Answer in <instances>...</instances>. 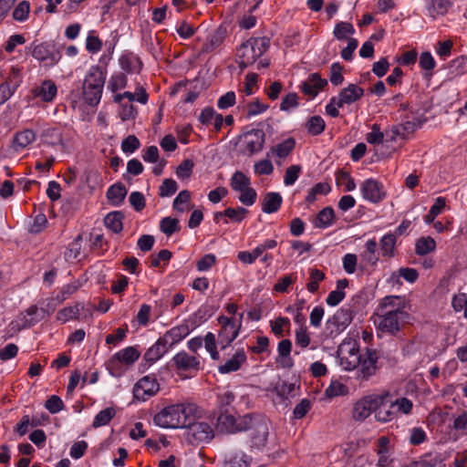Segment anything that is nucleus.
<instances>
[{
	"label": "nucleus",
	"mask_w": 467,
	"mask_h": 467,
	"mask_svg": "<svg viewBox=\"0 0 467 467\" xmlns=\"http://www.w3.org/2000/svg\"><path fill=\"white\" fill-rule=\"evenodd\" d=\"M214 428L220 433L234 434L254 426L255 414L244 410H217Z\"/></svg>",
	"instance_id": "1"
},
{
	"label": "nucleus",
	"mask_w": 467,
	"mask_h": 467,
	"mask_svg": "<svg viewBox=\"0 0 467 467\" xmlns=\"http://www.w3.org/2000/svg\"><path fill=\"white\" fill-rule=\"evenodd\" d=\"M107 77V70L99 65L91 66L82 84V96L90 107L99 105Z\"/></svg>",
	"instance_id": "2"
},
{
	"label": "nucleus",
	"mask_w": 467,
	"mask_h": 467,
	"mask_svg": "<svg viewBox=\"0 0 467 467\" xmlns=\"http://www.w3.org/2000/svg\"><path fill=\"white\" fill-rule=\"evenodd\" d=\"M389 406L397 409H412L413 403L407 398H398L389 392L372 393L361 399L354 409H380Z\"/></svg>",
	"instance_id": "3"
},
{
	"label": "nucleus",
	"mask_w": 467,
	"mask_h": 467,
	"mask_svg": "<svg viewBox=\"0 0 467 467\" xmlns=\"http://www.w3.org/2000/svg\"><path fill=\"white\" fill-rule=\"evenodd\" d=\"M200 359L199 354L192 355L185 350H181L172 357L168 365L173 367L180 377L192 379L203 368Z\"/></svg>",
	"instance_id": "4"
},
{
	"label": "nucleus",
	"mask_w": 467,
	"mask_h": 467,
	"mask_svg": "<svg viewBox=\"0 0 467 467\" xmlns=\"http://www.w3.org/2000/svg\"><path fill=\"white\" fill-rule=\"evenodd\" d=\"M195 410H160L154 415V423L161 428L179 429L190 426Z\"/></svg>",
	"instance_id": "5"
},
{
	"label": "nucleus",
	"mask_w": 467,
	"mask_h": 467,
	"mask_svg": "<svg viewBox=\"0 0 467 467\" xmlns=\"http://www.w3.org/2000/svg\"><path fill=\"white\" fill-rule=\"evenodd\" d=\"M27 48L30 50L31 56L44 67H53L62 57L61 47L53 41L32 43Z\"/></svg>",
	"instance_id": "6"
},
{
	"label": "nucleus",
	"mask_w": 467,
	"mask_h": 467,
	"mask_svg": "<svg viewBox=\"0 0 467 467\" xmlns=\"http://www.w3.org/2000/svg\"><path fill=\"white\" fill-rule=\"evenodd\" d=\"M410 319V314L400 307L387 311L380 317L379 329L381 332L395 336L402 326Z\"/></svg>",
	"instance_id": "7"
},
{
	"label": "nucleus",
	"mask_w": 467,
	"mask_h": 467,
	"mask_svg": "<svg viewBox=\"0 0 467 467\" xmlns=\"http://www.w3.org/2000/svg\"><path fill=\"white\" fill-rule=\"evenodd\" d=\"M352 310L349 308L342 307L338 309L331 317L326 322L327 336L330 338H335L342 333L353 319Z\"/></svg>",
	"instance_id": "8"
},
{
	"label": "nucleus",
	"mask_w": 467,
	"mask_h": 467,
	"mask_svg": "<svg viewBox=\"0 0 467 467\" xmlns=\"http://www.w3.org/2000/svg\"><path fill=\"white\" fill-rule=\"evenodd\" d=\"M160 389V384L154 374L140 379L133 387L134 399L145 401L154 396Z\"/></svg>",
	"instance_id": "9"
},
{
	"label": "nucleus",
	"mask_w": 467,
	"mask_h": 467,
	"mask_svg": "<svg viewBox=\"0 0 467 467\" xmlns=\"http://www.w3.org/2000/svg\"><path fill=\"white\" fill-rule=\"evenodd\" d=\"M46 315H49L44 308H38L36 305L29 306L24 313L11 324L17 330L29 328L45 318Z\"/></svg>",
	"instance_id": "10"
},
{
	"label": "nucleus",
	"mask_w": 467,
	"mask_h": 467,
	"mask_svg": "<svg viewBox=\"0 0 467 467\" xmlns=\"http://www.w3.org/2000/svg\"><path fill=\"white\" fill-rule=\"evenodd\" d=\"M379 358V352L376 349L366 348L364 354L360 353L359 377L363 380L368 379L375 375L379 368L378 361Z\"/></svg>",
	"instance_id": "11"
},
{
	"label": "nucleus",
	"mask_w": 467,
	"mask_h": 467,
	"mask_svg": "<svg viewBox=\"0 0 467 467\" xmlns=\"http://www.w3.org/2000/svg\"><path fill=\"white\" fill-rule=\"evenodd\" d=\"M21 82L20 70L12 67L6 79L0 84V106L5 103L16 93Z\"/></svg>",
	"instance_id": "12"
},
{
	"label": "nucleus",
	"mask_w": 467,
	"mask_h": 467,
	"mask_svg": "<svg viewBox=\"0 0 467 467\" xmlns=\"http://www.w3.org/2000/svg\"><path fill=\"white\" fill-rule=\"evenodd\" d=\"M360 192L365 200L372 203H379L386 196L382 183L373 178L367 179L361 183Z\"/></svg>",
	"instance_id": "13"
},
{
	"label": "nucleus",
	"mask_w": 467,
	"mask_h": 467,
	"mask_svg": "<svg viewBox=\"0 0 467 467\" xmlns=\"http://www.w3.org/2000/svg\"><path fill=\"white\" fill-rule=\"evenodd\" d=\"M254 425L255 428L250 434V447L260 451L265 447L267 442L269 433L268 423L265 420L255 417Z\"/></svg>",
	"instance_id": "14"
},
{
	"label": "nucleus",
	"mask_w": 467,
	"mask_h": 467,
	"mask_svg": "<svg viewBox=\"0 0 467 467\" xmlns=\"http://www.w3.org/2000/svg\"><path fill=\"white\" fill-rule=\"evenodd\" d=\"M326 86H327L326 78H322L319 73H311L306 80L300 84L299 88L304 95L314 99Z\"/></svg>",
	"instance_id": "15"
},
{
	"label": "nucleus",
	"mask_w": 467,
	"mask_h": 467,
	"mask_svg": "<svg viewBox=\"0 0 467 467\" xmlns=\"http://www.w3.org/2000/svg\"><path fill=\"white\" fill-rule=\"evenodd\" d=\"M364 96V89L357 84H348L342 88L337 97V106L342 108L359 100Z\"/></svg>",
	"instance_id": "16"
},
{
	"label": "nucleus",
	"mask_w": 467,
	"mask_h": 467,
	"mask_svg": "<svg viewBox=\"0 0 467 467\" xmlns=\"http://www.w3.org/2000/svg\"><path fill=\"white\" fill-rule=\"evenodd\" d=\"M192 329L187 323H183L166 331L161 336V338L168 348L171 349L175 345L183 340L191 333Z\"/></svg>",
	"instance_id": "17"
},
{
	"label": "nucleus",
	"mask_w": 467,
	"mask_h": 467,
	"mask_svg": "<svg viewBox=\"0 0 467 467\" xmlns=\"http://www.w3.org/2000/svg\"><path fill=\"white\" fill-rule=\"evenodd\" d=\"M246 150L250 155L261 151L265 141V134L261 129H253L244 133Z\"/></svg>",
	"instance_id": "18"
},
{
	"label": "nucleus",
	"mask_w": 467,
	"mask_h": 467,
	"mask_svg": "<svg viewBox=\"0 0 467 467\" xmlns=\"http://www.w3.org/2000/svg\"><path fill=\"white\" fill-rule=\"evenodd\" d=\"M237 63L241 69L253 65L259 57L249 40L244 42L236 49Z\"/></svg>",
	"instance_id": "19"
},
{
	"label": "nucleus",
	"mask_w": 467,
	"mask_h": 467,
	"mask_svg": "<svg viewBox=\"0 0 467 467\" xmlns=\"http://www.w3.org/2000/svg\"><path fill=\"white\" fill-rule=\"evenodd\" d=\"M246 360L247 356L244 349L243 348H238L230 359L218 367V372L222 375H225L238 371Z\"/></svg>",
	"instance_id": "20"
},
{
	"label": "nucleus",
	"mask_w": 467,
	"mask_h": 467,
	"mask_svg": "<svg viewBox=\"0 0 467 467\" xmlns=\"http://www.w3.org/2000/svg\"><path fill=\"white\" fill-rule=\"evenodd\" d=\"M227 36L226 26L221 25L214 31H213L207 37L206 42L202 47V53H212L219 47L222 46Z\"/></svg>",
	"instance_id": "21"
},
{
	"label": "nucleus",
	"mask_w": 467,
	"mask_h": 467,
	"mask_svg": "<svg viewBox=\"0 0 467 467\" xmlns=\"http://www.w3.org/2000/svg\"><path fill=\"white\" fill-rule=\"evenodd\" d=\"M36 98H39L44 102H53L57 94V87L51 79L44 80L38 88L33 89Z\"/></svg>",
	"instance_id": "22"
},
{
	"label": "nucleus",
	"mask_w": 467,
	"mask_h": 467,
	"mask_svg": "<svg viewBox=\"0 0 467 467\" xmlns=\"http://www.w3.org/2000/svg\"><path fill=\"white\" fill-rule=\"evenodd\" d=\"M169 350L170 348L165 344L161 337H160L157 341L147 349L143 358L148 364V367H150L157 360L161 359Z\"/></svg>",
	"instance_id": "23"
},
{
	"label": "nucleus",
	"mask_w": 467,
	"mask_h": 467,
	"mask_svg": "<svg viewBox=\"0 0 467 467\" xmlns=\"http://www.w3.org/2000/svg\"><path fill=\"white\" fill-rule=\"evenodd\" d=\"M292 350V342L290 339H282L277 345L278 356L275 358V362L278 363L283 368H291L294 366V361L290 357Z\"/></svg>",
	"instance_id": "24"
},
{
	"label": "nucleus",
	"mask_w": 467,
	"mask_h": 467,
	"mask_svg": "<svg viewBox=\"0 0 467 467\" xmlns=\"http://www.w3.org/2000/svg\"><path fill=\"white\" fill-rule=\"evenodd\" d=\"M240 333V324H233L228 327H221L218 333V344L221 349L228 348Z\"/></svg>",
	"instance_id": "25"
},
{
	"label": "nucleus",
	"mask_w": 467,
	"mask_h": 467,
	"mask_svg": "<svg viewBox=\"0 0 467 467\" xmlns=\"http://www.w3.org/2000/svg\"><path fill=\"white\" fill-rule=\"evenodd\" d=\"M40 139L43 144L55 147L57 145L65 148V143L63 140V134L60 129L56 127H47L43 130Z\"/></svg>",
	"instance_id": "26"
},
{
	"label": "nucleus",
	"mask_w": 467,
	"mask_h": 467,
	"mask_svg": "<svg viewBox=\"0 0 467 467\" xmlns=\"http://www.w3.org/2000/svg\"><path fill=\"white\" fill-rule=\"evenodd\" d=\"M283 202V198L279 192H266L262 200V211L265 213H274L279 211Z\"/></svg>",
	"instance_id": "27"
},
{
	"label": "nucleus",
	"mask_w": 467,
	"mask_h": 467,
	"mask_svg": "<svg viewBox=\"0 0 467 467\" xmlns=\"http://www.w3.org/2000/svg\"><path fill=\"white\" fill-rule=\"evenodd\" d=\"M340 365L345 370L350 371L358 368L360 364V352L358 346L355 343L348 350V356L339 358Z\"/></svg>",
	"instance_id": "28"
},
{
	"label": "nucleus",
	"mask_w": 467,
	"mask_h": 467,
	"mask_svg": "<svg viewBox=\"0 0 467 467\" xmlns=\"http://www.w3.org/2000/svg\"><path fill=\"white\" fill-rule=\"evenodd\" d=\"M196 416L194 415V420L188 426L192 431V436L201 441H209L213 438V431L209 424L205 422H196Z\"/></svg>",
	"instance_id": "29"
},
{
	"label": "nucleus",
	"mask_w": 467,
	"mask_h": 467,
	"mask_svg": "<svg viewBox=\"0 0 467 467\" xmlns=\"http://www.w3.org/2000/svg\"><path fill=\"white\" fill-rule=\"evenodd\" d=\"M120 67L127 73H139L142 68V61L133 53H126L120 56L119 59Z\"/></svg>",
	"instance_id": "30"
},
{
	"label": "nucleus",
	"mask_w": 467,
	"mask_h": 467,
	"mask_svg": "<svg viewBox=\"0 0 467 467\" xmlns=\"http://www.w3.org/2000/svg\"><path fill=\"white\" fill-rule=\"evenodd\" d=\"M296 147V140L293 137H289L283 141L277 143L275 146L271 147L267 152V157L270 154H274L279 159H285L291 154Z\"/></svg>",
	"instance_id": "31"
},
{
	"label": "nucleus",
	"mask_w": 467,
	"mask_h": 467,
	"mask_svg": "<svg viewBox=\"0 0 467 467\" xmlns=\"http://www.w3.org/2000/svg\"><path fill=\"white\" fill-rule=\"evenodd\" d=\"M127 192V189L122 182H116L109 187L106 196L113 206L119 207L123 202Z\"/></svg>",
	"instance_id": "32"
},
{
	"label": "nucleus",
	"mask_w": 467,
	"mask_h": 467,
	"mask_svg": "<svg viewBox=\"0 0 467 467\" xmlns=\"http://www.w3.org/2000/svg\"><path fill=\"white\" fill-rule=\"evenodd\" d=\"M36 140V133L30 129H25L16 132L13 139V147L18 151L26 149Z\"/></svg>",
	"instance_id": "33"
},
{
	"label": "nucleus",
	"mask_w": 467,
	"mask_h": 467,
	"mask_svg": "<svg viewBox=\"0 0 467 467\" xmlns=\"http://www.w3.org/2000/svg\"><path fill=\"white\" fill-rule=\"evenodd\" d=\"M335 223V212L330 206H327L320 210L315 220L314 225L316 228L326 229Z\"/></svg>",
	"instance_id": "34"
},
{
	"label": "nucleus",
	"mask_w": 467,
	"mask_h": 467,
	"mask_svg": "<svg viewBox=\"0 0 467 467\" xmlns=\"http://www.w3.org/2000/svg\"><path fill=\"white\" fill-rule=\"evenodd\" d=\"M214 311L213 306H201L188 319L192 323V329L206 322L214 314Z\"/></svg>",
	"instance_id": "35"
},
{
	"label": "nucleus",
	"mask_w": 467,
	"mask_h": 467,
	"mask_svg": "<svg viewBox=\"0 0 467 467\" xmlns=\"http://www.w3.org/2000/svg\"><path fill=\"white\" fill-rule=\"evenodd\" d=\"M84 308L85 306L81 302H78L74 306H66L57 313V320L64 324L69 320L78 319Z\"/></svg>",
	"instance_id": "36"
},
{
	"label": "nucleus",
	"mask_w": 467,
	"mask_h": 467,
	"mask_svg": "<svg viewBox=\"0 0 467 467\" xmlns=\"http://www.w3.org/2000/svg\"><path fill=\"white\" fill-rule=\"evenodd\" d=\"M348 285L347 278L339 279L337 282V288L329 292L326 298V303L330 306H337L346 296L344 289Z\"/></svg>",
	"instance_id": "37"
},
{
	"label": "nucleus",
	"mask_w": 467,
	"mask_h": 467,
	"mask_svg": "<svg viewBox=\"0 0 467 467\" xmlns=\"http://www.w3.org/2000/svg\"><path fill=\"white\" fill-rule=\"evenodd\" d=\"M114 356L126 367H130L139 359L140 352L136 347L130 346L116 352Z\"/></svg>",
	"instance_id": "38"
},
{
	"label": "nucleus",
	"mask_w": 467,
	"mask_h": 467,
	"mask_svg": "<svg viewBox=\"0 0 467 467\" xmlns=\"http://www.w3.org/2000/svg\"><path fill=\"white\" fill-rule=\"evenodd\" d=\"M124 215L120 211H114L109 213L105 219L104 223L107 228L111 230L114 234H119L123 229L122 220Z\"/></svg>",
	"instance_id": "39"
},
{
	"label": "nucleus",
	"mask_w": 467,
	"mask_h": 467,
	"mask_svg": "<svg viewBox=\"0 0 467 467\" xmlns=\"http://www.w3.org/2000/svg\"><path fill=\"white\" fill-rule=\"evenodd\" d=\"M396 241L397 240H396L395 234H392V233H388L381 237V239L379 241V245H380V251H381L382 256H385V257L393 256Z\"/></svg>",
	"instance_id": "40"
},
{
	"label": "nucleus",
	"mask_w": 467,
	"mask_h": 467,
	"mask_svg": "<svg viewBox=\"0 0 467 467\" xmlns=\"http://www.w3.org/2000/svg\"><path fill=\"white\" fill-rule=\"evenodd\" d=\"M251 181L243 171H236L230 182L231 188L234 192H241L250 187Z\"/></svg>",
	"instance_id": "41"
},
{
	"label": "nucleus",
	"mask_w": 467,
	"mask_h": 467,
	"mask_svg": "<svg viewBox=\"0 0 467 467\" xmlns=\"http://www.w3.org/2000/svg\"><path fill=\"white\" fill-rule=\"evenodd\" d=\"M436 248V243L431 236L420 237L415 244V253L418 255H426Z\"/></svg>",
	"instance_id": "42"
},
{
	"label": "nucleus",
	"mask_w": 467,
	"mask_h": 467,
	"mask_svg": "<svg viewBox=\"0 0 467 467\" xmlns=\"http://www.w3.org/2000/svg\"><path fill=\"white\" fill-rule=\"evenodd\" d=\"M326 128V122L322 117L318 115L312 116L306 123L307 132L312 136L321 134Z\"/></svg>",
	"instance_id": "43"
},
{
	"label": "nucleus",
	"mask_w": 467,
	"mask_h": 467,
	"mask_svg": "<svg viewBox=\"0 0 467 467\" xmlns=\"http://www.w3.org/2000/svg\"><path fill=\"white\" fill-rule=\"evenodd\" d=\"M105 367L109 373L114 378H120L123 376L127 368L114 355L105 362Z\"/></svg>",
	"instance_id": "44"
},
{
	"label": "nucleus",
	"mask_w": 467,
	"mask_h": 467,
	"mask_svg": "<svg viewBox=\"0 0 467 467\" xmlns=\"http://www.w3.org/2000/svg\"><path fill=\"white\" fill-rule=\"evenodd\" d=\"M326 277V275L323 271L317 268L310 269L309 273V281L306 284V289L315 294L319 289V283L322 282Z\"/></svg>",
	"instance_id": "45"
},
{
	"label": "nucleus",
	"mask_w": 467,
	"mask_h": 467,
	"mask_svg": "<svg viewBox=\"0 0 467 467\" xmlns=\"http://www.w3.org/2000/svg\"><path fill=\"white\" fill-rule=\"evenodd\" d=\"M224 467H249V457L242 452H234L225 460Z\"/></svg>",
	"instance_id": "46"
},
{
	"label": "nucleus",
	"mask_w": 467,
	"mask_h": 467,
	"mask_svg": "<svg viewBox=\"0 0 467 467\" xmlns=\"http://www.w3.org/2000/svg\"><path fill=\"white\" fill-rule=\"evenodd\" d=\"M180 221L176 218L167 216L162 218L160 222V229L167 236H171L180 231Z\"/></svg>",
	"instance_id": "47"
},
{
	"label": "nucleus",
	"mask_w": 467,
	"mask_h": 467,
	"mask_svg": "<svg viewBox=\"0 0 467 467\" xmlns=\"http://www.w3.org/2000/svg\"><path fill=\"white\" fill-rule=\"evenodd\" d=\"M355 28L351 23L348 22H338L333 31L335 37L338 40L347 39V35H353Z\"/></svg>",
	"instance_id": "48"
},
{
	"label": "nucleus",
	"mask_w": 467,
	"mask_h": 467,
	"mask_svg": "<svg viewBox=\"0 0 467 467\" xmlns=\"http://www.w3.org/2000/svg\"><path fill=\"white\" fill-rule=\"evenodd\" d=\"M30 4L28 1H21L13 11V18L18 22H24L28 18Z\"/></svg>",
	"instance_id": "49"
},
{
	"label": "nucleus",
	"mask_w": 467,
	"mask_h": 467,
	"mask_svg": "<svg viewBox=\"0 0 467 467\" xmlns=\"http://www.w3.org/2000/svg\"><path fill=\"white\" fill-rule=\"evenodd\" d=\"M127 76L124 73H117L111 76L108 88L112 92H117L119 89L124 88L127 86Z\"/></svg>",
	"instance_id": "50"
},
{
	"label": "nucleus",
	"mask_w": 467,
	"mask_h": 467,
	"mask_svg": "<svg viewBox=\"0 0 467 467\" xmlns=\"http://www.w3.org/2000/svg\"><path fill=\"white\" fill-rule=\"evenodd\" d=\"M80 286V283L73 282L63 285L59 292L57 294L55 299L58 303L64 302L68 296L75 294Z\"/></svg>",
	"instance_id": "51"
},
{
	"label": "nucleus",
	"mask_w": 467,
	"mask_h": 467,
	"mask_svg": "<svg viewBox=\"0 0 467 467\" xmlns=\"http://www.w3.org/2000/svg\"><path fill=\"white\" fill-rule=\"evenodd\" d=\"M247 213L248 210L241 206L237 208L228 207L223 211L225 217L234 223H241Z\"/></svg>",
	"instance_id": "52"
},
{
	"label": "nucleus",
	"mask_w": 467,
	"mask_h": 467,
	"mask_svg": "<svg viewBox=\"0 0 467 467\" xmlns=\"http://www.w3.org/2000/svg\"><path fill=\"white\" fill-rule=\"evenodd\" d=\"M194 168V162L192 160L185 159L183 160L176 169V175L179 179H187L190 178L192 174Z\"/></svg>",
	"instance_id": "53"
},
{
	"label": "nucleus",
	"mask_w": 467,
	"mask_h": 467,
	"mask_svg": "<svg viewBox=\"0 0 467 467\" xmlns=\"http://www.w3.org/2000/svg\"><path fill=\"white\" fill-rule=\"evenodd\" d=\"M128 330L129 329L127 325L118 327L113 334H109L106 337V344L116 346L117 344H119V342L123 341L126 338Z\"/></svg>",
	"instance_id": "54"
},
{
	"label": "nucleus",
	"mask_w": 467,
	"mask_h": 467,
	"mask_svg": "<svg viewBox=\"0 0 467 467\" xmlns=\"http://www.w3.org/2000/svg\"><path fill=\"white\" fill-rule=\"evenodd\" d=\"M140 146L139 139L135 135H129L121 142V150L125 154L135 152Z\"/></svg>",
	"instance_id": "55"
},
{
	"label": "nucleus",
	"mask_w": 467,
	"mask_h": 467,
	"mask_svg": "<svg viewBox=\"0 0 467 467\" xmlns=\"http://www.w3.org/2000/svg\"><path fill=\"white\" fill-rule=\"evenodd\" d=\"M385 133L380 130L379 125L377 123L371 127V131L366 136V140L369 144L379 145L383 143Z\"/></svg>",
	"instance_id": "56"
},
{
	"label": "nucleus",
	"mask_w": 467,
	"mask_h": 467,
	"mask_svg": "<svg viewBox=\"0 0 467 467\" xmlns=\"http://www.w3.org/2000/svg\"><path fill=\"white\" fill-rule=\"evenodd\" d=\"M159 190V195L161 197H170L177 192L178 184L173 179H165Z\"/></svg>",
	"instance_id": "57"
},
{
	"label": "nucleus",
	"mask_w": 467,
	"mask_h": 467,
	"mask_svg": "<svg viewBox=\"0 0 467 467\" xmlns=\"http://www.w3.org/2000/svg\"><path fill=\"white\" fill-rule=\"evenodd\" d=\"M342 71L343 67L338 62H335L330 66L329 80L332 85L339 86L343 83L344 77Z\"/></svg>",
	"instance_id": "58"
},
{
	"label": "nucleus",
	"mask_w": 467,
	"mask_h": 467,
	"mask_svg": "<svg viewBox=\"0 0 467 467\" xmlns=\"http://www.w3.org/2000/svg\"><path fill=\"white\" fill-rule=\"evenodd\" d=\"M271 330L274 335L277 337H281L284 335V327H290V320L288 317H280L274 321H271Z\"/></svg>",
	"instance_id": "59"
},
{
	"label": "nucleus",
	"mask_w": 467,
	"mask_h": 467,
	"mask_svg": "<svg viewBox=\"0 0 467 467\" xmlns=\"http://www.w3.org/2000/svg\"><path fill=\"white\" fill-rule=\"evenodd\" d=\"M172 256L171 251L167 249L161 250L156 254L150 255V267L157 268L161 266V262H163L165 265L169 263Z\"/></svg>",
	"instance_id": "60"
},
{
	"label": "nucleus",
	"mask_w": 467,
	"mask_h": 467,
	"mask_svg": "<svg viewBox=\"0 0 467 467\" xmlns=\"http://www.w3.org/2000/svg\"><path fill=\"white\" fill-rule=\"evenodd\" d=\"M301 172L300 165L289 166L284 175V183L285 186H291L296 183Z\"/></svg>",
	"instance_id": "61"
},
{
	"label": "nucleus",
	"mask_w": 467,
	"mask_h": 467,
	"mask_svg": "<svg viewBox=\"0 0 467 467\" xmlns=\"http://www.w3.org/2000/svg\"><path fill=\"white\" fill-rule=\"evenodd\" d=\"M102 47V41L94 31H90L86 39V49L92 54L98 53Z\"/></svg>",
	"instance_id": "62"
},
{
	"label": "nucleus",
	"mask_w": 467,
	"mask_h": 467,
	"mask_svg": "<svg viewBox=\"0 0 467 467\" xmlns=\"http://www.w3.org/2000/svg\"><path fill=\"white\" fill-rule=\"evenodd\" d=\"M42 422L38 419H33L30 421V419L27 415L24 416L19 423L16 424V431L20 435L24 436L28 431V427L31 425L32 427H36L41 425Z\"/></svg>",
	"instance_id": "63"
},
{
	"label": "nucleus",
	"mask_w": 467,
	"mask_h": 467,
	"mask_svg": "<svg viewBox=\"0 0 467 467\" xmlns=\"http://www.w3.org/2000/svg\"><path fill=\"white\" fill-rule=\"evenodd\" d=\"M254 171L257 175H270L274 171V166L268 159L261 160L254 163Z\"/></svg>",
	"instance_id": "64"
}]
</instances>
